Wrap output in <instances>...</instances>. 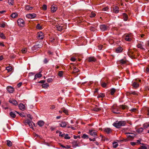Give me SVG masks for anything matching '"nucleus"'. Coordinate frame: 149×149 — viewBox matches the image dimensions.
Wrapping results in <instances>:
<instances>
[{
  "mask_svg": "<svg viewBox=\"0 0 149 149\" xmlns=\"http://www.w3.org/2000/svg\"><path fill=\"white\" fill-rule=\"evenodd\" d=\"M126 122L125 121H116L114 122L113 124V126L117 128H118L122 126H124L125 125Z\"/></svg>",
  "mask_w": 149,
  "mask_h": 149,
  "instance_id": "obj_1",
  "label": "nucleus"
},
{
  "mask_svg": "<svg viewBox=\"0 0 149 149\" xmlns=\"http://www.w3.org/2000/svg\"><path fill=\"white\" fill-rule=\"evenodd\" d=\"M18 25L22 27H23L25 25V22L23 19H19L17 20Z\"/></svg>",
  "mask_w": 149,
  "mask_h": 149,
  "instance_id": "obj_2",
  "label": "nucleus"
},
{
  "mask_svg": "<svg viewBox=\"0 0 149 149\" xmlns=\"http://www.w3.org/2000/svg\"><path fill=\"white\" fill-rule=\"evenodd\" d=\"M59 123V124L60 127H65L67 125V123L66 122L63 120H61L58 121Z\"/></svg>",
  "mask_w": 149,
  "mask_h": 149,
  "instance_id": "obj_3",
  "label": "nucleus"
},
{
  "mask_svg": "<svg viewBox=\"0 0 149 149\" xmlns=\"http://www.w3.org/2000/svg\"><path fill=\"white\" fill-rule=\"evenodd\" d=\"M87 60L89 62H95L96 61V59L94 57L90 56L88 57Z\"/></svg>",
  "mask_w": 149,
  "mask_h": 149,
  "instance_id": "obj_4",
  "label": "nucleus"
},
{
  "mask_svg": "<svg viewBox=\"0 0 149 149\" xmlns=\"http://www.w3.org/2000/svg\"><path fill=\"white\" fill-rule=\"evenodd\" d=\"M36 16V14L35 13L29 14L26 15V17L29 18H33Z\"/></svg>",
  "mask_w": 149,
  "mask_h": 149,
  "instance_id": "obj_5",
  "label": "nucleus"
},
{
  "mask_svg": "<svg viewBox=\"0 0 149 149\" xmlns=\"http://www.w3.org/2000/svg\"><path fill=\"white\" fill-rule=\"evenodd\" d=\"M126 134H127V137L130 139H132L135 137V135L133 133H126Z\"/></svg>",
  "mask_w": 149,
  "mask_h": 149,
  "instance_id": "obj_6",
  "label": "nucleus"
},
{
  "mask_svg": "<svg viewBox=\"0 0 149 149\" xmlns=\"http://www.w3.org/2000/svg\"><path fill=\"white\" fill-rule=\"evenodd\" d=\"M18 107L22 111H24L26 109L25 106L22 104H19L18 105Z\"/></svg>",
  "mask_w": 149,
  "mask_h": 149,
  "instance_id": "obj_7",
  "label": "nucleus"
},
{
  "mask_svg": "<svg viewBox=\"0 0 149 149\" xmlns=\"http://www.w3.org/2000/svg\"><path fill=\"white\" fill-rule=\"evenodd\" d=\"M125 39L127 41H130L132 40V35L131 34L127 35L125 38Z\"/></svg>",
  "mask_w": 149,
  "mask_h": 149,
  "instance_id": "obj_8",
  "label": "nucleus"
},
{
  "mask_svg": "<svg viewBox=\"0 0 149 149\" xmlns=\"http://www.w3.org/2000/svg\"><path fill=\"white\" fill-rule=\"evenodd\" d=\"M9 102L13 105H17V101L13 99H10L9 101Z\"/></svg>",
  "mask_w": 149,
  "mask_h": 149,
  "instance_id": "obj_9",
  "label": "nucleus"
},
{
  "mask_svg": "<svg viewBox=\"0 0 149 149\" xmlns=\"http://www.w3.org/2000/svg\"><path fill=\"white\" fill-rule=\"evenodd\" d=\"M41 46L40 45H35L32 47L31 49L32 51H34L41 47Z\"/></svg>",
  "mask_w": 149,
  "mask_h": 149,
  "instance_id": "obj_10",
  "label": "nucleus"
},
{
  "mask_svg": "<svg viewBox=\"0 0 149 149\" xmlns=\"http://www.w3.org/2000/svg\"><path fill=\"white\" fill-rule=\"evenodd\" d=\"M101 30L102 31H104L107 30V27L105 24H102L100 26Z\"/></svg>",
  "mask_w": 149,
  "mask_h": 149,
  "instance_id": "obj_11",
  "label": "nucleus"
},
{
  "mask_svg": "<svg viewBox=\"0 0 149 149\" xmlns=\"http://www.w3.org/2000/svg\"><path fill=\"white\" fill-rule=\"evenodd\" d=\"M119 109V111H121V109L123 110H127L129 109V107L125 105H123L120 106Z\"/></svg>",
  "mask_w": 149,
  "mask_h": 149,
  "instance_id": "obj_12",
  "label": "nucleus"
},
{
  "mask_svg": "<svg viewBox=\"0 0 149 149\" xmlns=\"http://www.w3.org/2000/svg\"><path fill=\"white\" fill-rule=\"evenodd\" d=\"M56 29L58 31H62L64 29V28L63 27V26H60L59 25H56Z\"/></svg>",
  "mask_w": 149,
  "mask_h": 149,
  "instance_id": "obj_13",
  "label": "nucleus"
},
{
  "mask_svg": "<svg viewBox=\"0 0 149 149\" xmlns=\"http://www.w3.org/2000/svg\"><path fill=\"white\" fill-rule=\"evenodd\" d=\"M7 89L8 92L10 93H13L14 91V88L10 86L7 87Z\"/></svg>",
  "mask_w": 149,
  "mask_h": 149,
  "instance_id": "obj_14",
  "label": "nucleus"
},
{
  "mask_svg": "<svg viewBox=\"0 0 149 149\" xmlns=\"http://www.w3.org/2000/svg\"><path fill=\"white\" fill-rule=\"evenodd\" d=\"M38 37L39 39H43L44 38L43 33L41 32H40L38 33Z\"/></svg>",
  "mask_w": 149,
  "mask_h": 149,
  "instance_id": "obj_15",
  "label": "nucleus"
},
{
  "mask_svg": "<svg viewBox=\"0 0 149 149\" xmlns=\"http://www.w3.org/2000/svg\"><path fill=\"white\" fill-rule=\"evenodd\" d=\"M89 132L91 136H94L97 135V133L95 131L92 130H89Z\"/></svg>",
  "mask_w": 149,
  "mask_h": 149,
  "instance_id": "obj_16",
  "label": "nucleus"
},
{
  "mask_svg": "<svg viewBox=\"0 0 149 149\" xmlns=\"http://www.w3.org/2000/svg\"><path fill=\"white\" fill-rule=\"evenodd\" d=\"M121 65H123L125 64L127 62V61L125 57L124 59H122L119 61Z\"/></svg>",
  "mask_w": 149,
  "mask_h": 149,
  "instance_id": "obj_17",
  "label": "nucleus"
},
{
  "mask_svg": "<svg viewBox=\"0 0 149 149\" xmlns=\"http://www.w3.org/2000/svg\"><path fill=\"white\" fill-rule=\"evenodd\" d=\"M123 51V49L121 47H117L116 50V52L117 53L121 52Z\"/></svg>",
  "mask_w": 149,
  "mask_h": 149,
  "instance_id": "obj_18",
  "label": "nucleus"
},
{
  "mask_svg": "<svg viewBox=\"0 0 149 149\" xmlns=\"http://www.w3.org/2000/svg\"><path fill=\"white\" fill-rule=\"evenodd\" d=\"M57 9V7L56 6H52L51 8V12L54 13L56 11Z\"/></svg>",
  "mask_w": 149,
  "mask_h": 149,
  "instance_id": "obj_19",
  "label": "nucleus"
},
{
  "mask_svg": "<svg viewBox=\"0 0 149 149\" xmlns=\"http://www.w3.org/2000/svg\"><path fill=\"white\" fill-rule=\"evenodd\" d=\"M132 86L135 88H137L139 86V84L136 81H134L132 84Z\"/></svg>",
  "mask_w": 149,
  "mask_h": 149,
  "instance_id": "obj_20",
  "label": "nucleus"
},
{
  "mask_svg": "<svg viewBox=\"0 0 149 149\" xmlns=\"http://www.w3.org/2000/svg\"><path fill=\"white\" fill-rule=\"evenodd\" d=\"M119 8L116 6H115L113 8V12L115 13H117L119 12Z\"/></svg>",
  "mask_w": 149,
  "mask_h": 149,
  "instance_id": "obj_21",
  "label": "nucleus"
},
{
  "mask_svg": "<svg viewBox=\"0 0 149 149\" xmlns=\"http://www.w3.org/2000/svg\"><path fill=\"white\" fill-rule=\"evenodd\" d=\"M104 131L106 132L108 134H109L112 132V130H111L110 128H107L104 129Z\"/></svg>",
  "mask_w": 149,
  "mask_h": 149,
  "instance_id": "obj_22",
  "label": "nucleus"
},
{
  "mask_svg": "<svg viewBox=\"0 0 149 149\" xmlns=\"http://www.w3.org/2000/svg\"><path fill=\"white\" fill-rule=\"evenodd\" d=\"M123 19L124 21H126L127 20L128 16L127 14L125 13H123Z\"/></svg>",
  "mask_w": 149,
  "mask_h": 149,
  "instance_id": "obj_23",
  "label": "nucleus"
},
{
  "mask_svg": "<svg viewBox=\"0 0 149 149\" xmlns=\"http://www.w3.org/2000/svg\"><path fill=\"white\" fill-rule=\"evenodd\" d=\"M27 123L28 124L29 126L30 127H33L32 124L34 123L31 120H27Z\"/></svg>",
  "mask_w": 149,
  "mask_h": 149,
  "instance_id": "obj_24",
  "label": "nucleus"
},
{
  "mask_svg": "<svg viewBox=\"0 0 149 149\" xmlns=\"http://www.w3.org/2000/svg\"><path fill=\"white\" fill-rule=\"evenodd\" d=\"M44 124V122L42 120H40L38 122V125L40 127L42 126Z\"/></svg>",
  "mask_w": 149,
  "mask_h": 149,
  "instance_id": "obj_25",
  "label": "nucleus"
},
{
  "mask_svg": "<svg viewBox=\"0 0 149 149\" xmlns=\"http://www.w3.org/2000/svg\"><path fill=\"white\" fill-rule=\"evenodd\" d=\"M133 52L131 50H129L127 52V54L130 57L132 56V55L134 56V55L133 54Z\"/></svg>",
  "mask_w": 149,
  "mask_h": 149,
  "instance_id": "obj_26",
  "label": "nucleus"
},
{
  "mask_svg": "<svg viewBox=\"0 0 149 149\" xmlns=\"http://www.w3.org/2000/svg\"><path fill=\"white\" fill-rule=\"evenodd\" d=\"M10 16L13 18H15L18 16V14L17 13H13L10 15Z\"/></svg>",
  "mask_w": 149,
  "mask_h": 149,
  "instance_id": "obj_27",
  "label": "nucleus"
},
{
  "mask_svg": "<svg viewBox=\"0 0 149 149\" xmlns=\"http://www.w3.org/2000/svg\"><path fill=\"white\" fill-rule=\"evenodd\" d=\"M49 84L47 83H46L45 84H43L42 85V88H46L49 87Z\"/></svg>",
  "mask_w": 149,
  "mask_h": 149,
  "instance_id": "obj_28",
  "label": "nucleus"
},
{
  "mask_svg": "<svg viewBox=\"0 0 149 149\" xmlns=\"http://www.w3.org/2000/svg\"><path fill=\"white\" fill-rule=\"evenodd\" d=\"M143 112H149V108L148 107H144L142 109Z\"/></svg>",
  "mask_w": 149,
  "mask_h": 149,
  "instance_id": "obj_29",
  "label": "nucleus"
},
{
  "mask_svg": "<svg viewBox=\"0 0 149 149\" xmlns=\"http://www.w3.org/2000/svg\"><path fill=\"white\" fill-rule=\"evenodd\" d=\"M25 8L26 10H31L33 9V7H30L29 5H26L25 6Z\"/></svg>",
  "mask_w": 149,
  "mask_h": 149,
  "instance_id": "obj_30",
  "label": "nucleus"
},
{
  "mask_svg": "<svg viewBox=\"0 0 149 149\" xmlns=\"http://www.w3.org/2000/svg\"><path fill=\"white\" fill-rule=\"evenodd\" d=\"M9 115L12 118H15L16 116L14 112H10Z\"/></svg>",
  "mask_w": 149,
  "mask_h": 149,
  "instance_id": "obj_31",
  "label": "nucleus"
},
{
  "mask_svg": "<svg viewBox=\"0 0 149 149\" xmlns=\"http://www.w3.org/2000/svg\"><path fill=\"white\" fill-rule=\"evenodd\" d=\"M93 110L94 111H101V109L100 108H98L97 107H95L93 109Z\"/></svg>",
  "mask_w": 149,
  "mask_h": 149,
  "instance_id": "obj_32",
  "label": "nucleus"
},
{
  "mask_svg": "<svg viewBox=\"0 0 149 149\" xmlns=\"http://www.w3.org/2000/svg\"><path fill=\"white\" fill-rule=\"evenodd\" d=\"M7 145L8 146L10 147L12 146V143L10 141L8 140L7 141Z\"/></svg>",
  "mask_w": 149,
  "mask_h": 149,
  "instance_id": "obj_33",
  "label": "nucleus"
},
{
  "mask_svg": "<svg viewBox=\"0 0 149 149\" xmlns=\"http://www.w3.org/2000/svg\"><path fill=\"white\" fill-rule=\"evenodd\" d=\"M19 115L22 117H24L26 116L24 112H16Z\"/></svg>",
  "mask_w": 149,
  "mask_h": 149,
  "instance_id": "obj_34",
  "label": "nucleus"
},
{
  "mask_svg": "<svg viewBox=\"0 0 149 149\" xmlns=\"http://www.w3.org/2000/svg\"><path fill=\"white\" fill-rule=\"evenodd\" d=\"M118 146V143L117 142H114L113 143V147L114 148H117Z\"/></svg>",
  "mask_w": 149,
  "mask_h": 149,
  "instance_id": "obj_35",
  "label": "nucleus"
},
{
  "mask_svg": "<svg viewBox=\"0 0 149 149\" xmlns=\"http://www.w3.org/2000/svg\"><path fill=\"white\" fill-rule=\"evenodd\" d=\"M143 126L144 128L146 129L149 127V123H146L143 125Z\"/></svg>",
  "mask_w": 149,
  "mask_h": 149,
  "instance_id": "obj_36",
  "label": "nucleus"
},
{
  "mask_svg": "<svg viewBox=\"0 0 149 149\" xmlns=\"http://www.w3.org/2000/svg\"><path fill=\"white\" fill-rule=\"evenodd\" d=\"M129 94H132L133 95H138V93L137 92H136L135 91H134L133 92H130L129 93Z\"/></svg>",
  "mask_w": 149,
  "mask_h": 149,
  "instance_id": "obj_37",
  "label": "nucleus"
},
{
  "mask_svg": "<svg viewBox=\"0 0 149 149\" xmlns=\"http://www.w3.org/2000/svg\"><path fill=\"white\" fill-rule=\"evenodd\" d=\"M6 70L8 71V72H9L12 71V68L11 66H8L6 67Z\"/></svg>",
  "mask_w": 149,
  "mask_h": 149,
  "instance_id": "obj_38",
  "label": "nucleus"
},
{
  "mask_svg": "<svg viewBox=\"0 0 149 149\" xmlns=\"http://www.w3.org/2000/svg\"><path fill=\"white\" fill-rule=\"evenodd\" d=\"M105 96L104 94L103 93H100V94H99L98 96H97V98H100V97H102L103 98Z\"/></svg>",
  "mask_w": 149,
  "mask_h": 149,
  "instance_id": "obj_39",
  "label": "nucleus"
},
{
  "mask_svg": "<svg viewBox=\"0 0 149 149\" xmlns=\"http://www.w3.org/2000/svg\"><path fill=\"white\" fill-rule=\"evenodd\" d=\"M36 28L37 29L39 30H41L42 29V26L39 24H37L36 26Z\"/></svg>",
  "mask_w": 149,
  "mask_h": 149,
  "instance_id": "obj_40",
  "label": "nucleus"
},
{
  "mask_svg": "<svg viewBox=\"0 0 149 149\" xmlns=\"http://www.w3.org/2000/svg\"><path fill=\"white\" fill-rule=\"evenodd\" d=\"M116 91V90L115 89L112 88L110 91V93L111 95H113Z\"/></svg>",
  "mask_w": 149,
  "mask_h": 149,
  "instance_id": "obj_41",
  "label": "nucleus"
},
{
  "mask_svg": "<svg viewBox=\"0 0 149 149\" xmlns=\"http://www.w3.org/2000/svg\"><path fill=\"white\" fill-rule=\"evenodd\" d=\"M79 71V70L76 67H74V69H73V72L74 73H76L78 72Z\"/></svg>",
  "mask_w": 149,
  "mask_h": 149,
  "instance_id": "obj_42",
  "label": "nucleus"
},
{
  "mask_svg": "<svg viewBox=\"0 0 149 149\" xmlns=\"http://www.w3.org/2000/svg\"><path fill=\"white\" fill-rule=\"evenodd\" d=\"M143 129L142 127H140L137 130V132L140 133L142 132L143 131Z\"/></svg>",
  "mask_w": 149,
  "mask_h": 149,
  "instance_id": "obj_43",
  "label": "nucleus"
},
{
  "mask_svg": "<svg viewBox=\"0 0 149 149\" xmlns=\"http://www.w3.org/2000/svg\"><path fill=\"white\" fill-rule=\"evenodd\" d=\"M101 86L103 88L105 87L107 85L106 83L103 82L101 83Z\"/></svg>",
  "mask_w": 149,
  "mask_h": 149,
  "instance_id": "obj_44",
  "label": "nucleus"
},
{
  "mask_svg": "<svg viewBox=\"0 0 149 149\" xmlns=\"http://www.w3.org/2000/svg\"><path fill=\"white\" fill-rule=\"evenodd\" d=\"M0 37L2 39H5L6 38L5 36L2 33H0Z\"/></svg>",
  "mask_w": 149,
  "mask_h": 149,
  "instance_id": "obj_45",
  "label": "nucleus"
},
{
  "mask_svg": "<svg viewBox=\"0 0 149 149\" xmlns=\"http://www.w3.org/2000/svg\"><path fill=\"white\" fill-rule=\"evenodd\" d=\"M137 47L138 48L142 49L144 50H145V49L142 47V45L141 44H139L138 45Z\"/></svg>",
  "mask_w": 149,
  "mask_h": 149,
  "instance_id": "obj_46",
  "label": "nucleus"
},
{
  "mask_svg": "<svg viewBox=\"0 0 149 149\" xmlns=\"http://www.w3.org/2000/svg\"><path fill=\"white\" fill-rule=\"evenodd\" d=\"M21 51L23 54H25L27 52V49L25 48H23L22 49Z\"/></svg>",
  "mask_w": 149,
  "mask_h": 149,
  "instance_id": "obj_47",
  "label": "nucleus"
},
{
  "mask_svg": "<svg viewBox=\"0 0 149 149\" xmlns=\"http://www.w3.org/2000/svg\"><path fill=\"white\" fill-rule=\"evenodd\" d=\"M42 9L44 10H45L47 9V5L45 4H44L42 7Z\"/></svg>",
  "mask_w": 149,
  "mask_h": 149,
  "instance_id": "obj_48",
  "label": "nucleus"
},
{
  "mask_svg": "<svg viewBox=\"0 0 149 149\" xmlns=\"http://www.w3.org/2000/svg\"><path fill=\"white\" fill-rule=\"evenodd\" d=\"M63 74V72L62 71H60L58 73V75L60 77L62 76Z\"/></svg>",
  "mask_w": 149,
  "mask_h": 149,
  "instance_id": "obj_49",
  "label": "nucleus"
},
{
  "mask_svg": "<svg viewBox=\"0 0 149 149\" xmlns=\"http://www.w3.org/2000/svg\"><path fill=\"white\" fill-rule=\"evenodd\" d=\"M129 111H132V112H135L137 111H138L137 109L135 108H132L130 109Z\"/></svg>",
  "mask_w": 149,
  "mask_h": 149,
  "instance_id": "obj_50",
  "label": "nucleus"
},
{
  "mask_svg": "<svg viewBox=\"0 0 149 149\" xmlns=\"http://www.w3.org/2000/svg\"><path fill=\"white\" fill-rule=\"evenodd\" d=\"M36 75L38 78H40L42 76V74L40 73L36 74Z\"/></svg>",
  "mask_w": 149,
  "mask_h": 149,
  "instance_id": "obj_51",
  "label": "nucleus"
},
{
  "mask_svg": "<svg viewBox=\"0 0 149 149\" xmlns=\"http://www.w3.org/2000/svg\"><path fill=\"white\" fill-rule=\"evenodd\" d=\"M82 137L84 139L88 138V136L85 134H84L82 136Z\"/></svg>",
  "mask_w": 149,
  "mask_h": 149,
  "instance_id": "obj_52",
  "label": "nucleus"
},
{
  "mask_svg": "<svg viewBox=\"0 0 149 149\" xmlns=\"http://www.w3.org/2000/svg\"><path fill=\"white\" fill-rule=\"evenodd\" d=\"M95 13H91V15L90 16V17H95Z\"/></svg>",
  "mask_w": 149,
  "mask_h": 149,
  "instance_id": "obj_53",
  "label": "nucleus"
},
{
  "mask_svg": "<svg viewBox=\"0 0 149 149\" xmlns=\"http://www.w3.org/2000/svg\"><path fill=\"white\" fill-rule=\"evenodd\" d=\"M64 138L65 139H70V137L68 136V134H66L65 135Z\"/></svg>",
  "mask_w": 149,
  "mask_h": 149,
  "instance_id": "obj_54",
  "label": "nucleus"
},
{
  "mask_svg": "<svg viewBox=\"0 0 149 149\" xmlns=\"http://www.w3.org/2000/svg\"><path fill=\"white\" fill-rule=\"evenodd\" d=\"M27 117H28V118H30L31 120L33 118V117L30 114H27Z\"/></svg>",
  "mask_w": 149,
  "mask_h": 149,
  "instance_id": "obj_55",
  "label": "nucleus"
},
{
  "mask_svg": "<svg viewBox=\"0 0 149 149\" xmlns=\"http://www.w3.org/2000/svg\"><path fill=\"white\" fill-rule=\"evenodd\" d=\"M64 135H65L64 134H62V132H60L59 134V136H61V137H63L64 136Z\"/></svg>",
  "mask_w": 149,
  "mask_h": 149,
  "instance_id": "obj_56",
  "label": "nucleus"
},
{
  "mask_svg": "<svg viewBox=\"0 0 149 149\" xmlns=\"http://www.w3.org/2000/svg\"><path fill=\"white\" fill-rule=\"evenodd\" d=\"M61 146L63 148H65L66 149H68L69 148H70V147H68L67 146H63V145H61Z\"/></svg>",
  "mask_w": 149,
  "mask_h": 149,
  "instance_id": "obj_57",
  "label": "nucleus"
},
{
  "mask_svg": "<svg viewBox=\"0 0 149 149\" xmlns=\"http://www.w3.org/2000/svg\"><path fill=\"white\" fill-rule=\"evenodd\" d=\"M139 149H147V148L145 146H141Z\"/></svg>",
  "mask_w": 149,
  "mask_h": 149,
  "instance_id": "obj_58",
  "label": "nucleus"
},
{
  "mask_svg": "<svg viewBox=\"0 0 149 149\" xmlns=\"http://www.w3.org/2000/svg\"><path fill=\"white\" fill-rule=\"evenodd\" d=\"M47 81L49 83L51 82L52 81V78H49L47 79Z\"/></svg>",
  "mask_w": 149,
  "mask_h": 149,
  "instance_id": "obj_59",
  "label": "nucleus"
},
{
  "mask_svg": "<svg viewBox=\"0 0 149 149\" xmlns=\"http://www.w3.org/2000/svg\"><path fill=\"white\" fill-rule=\"evenodd\" d=\"M8 2L9 3L12 5H13L14 3L13 1L12 0H10V1H9Z\"/></svg>",
  "mask_w": 149,
  "mask_h": 149,
  "instance_id": "obj_60",
  "label": "nucleus"
},
{
  "mask_svg": "<svg viewBox=\"0 0 149 149\" xmlns=\"http://www.w3.org/2000/svg\"><path fill=\"white\" fill-rule=\"evenodd\" d=\"M108 9V8L107 7H105L102 9V10L103 11H107Z\"/></svg>",
  "mask_w": 149,
  "mask_h": 149,
  "instance_id": "obj_61",
  "label": "nucleus"
},
{
  "mask_svg": "<svg viewBox=\"0 0 149 149\" xmlns=\"http://www.w3.org/2000/svg\"><path fill=\"white\" fill-rule=\"evenodd\" d=\"M145 71L146 73H149V68L148 67L146 68Z\"/></svg>",
  "mask_w": 149,
  "mask_h": 149,
  "instance_id": "obj_62",
  "label": "nucleus"
},
{
  "mask_svg": "<svg viewBox=\"0 0 149 149\" xmlns=\"http://www.w3.org/2000/svg\"><path fill=\"white\" fill-rule=\"evenodd\" d=\"M130 144L132 146H134L136 145V143L134 142H131Z\"/></svg>",
  "mask_w": 149,
  "mask_h": 149,
  "instance_id": "obj_63",
  "label": "nucleus"
},
{
  "mask_svg": "<svg viewBox=\"0 0 149 149\" xmlns=\"http://www.w3.org/2000/svg\"><path fill=\"white\" fill-rule=\"evenodd\" d=\"M48 62L47 59L46 58H45L44 60V62L45 63H47Z\"/></svg>",
  "mask_w": 149,
  "mask_h": 149,
  "instance_id": "obj_64",
  "label": "nucleus"
}]
</instances>
